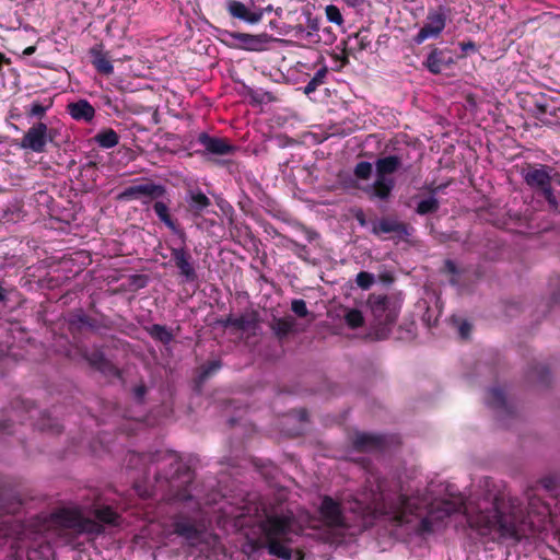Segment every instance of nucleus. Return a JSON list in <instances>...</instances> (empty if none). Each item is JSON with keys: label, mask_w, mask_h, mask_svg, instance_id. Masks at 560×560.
<instances>
[{"label": "nucleus", "mask_w": 560, "mask_h": 560, "mask_svg": "<svg viewBox=\"0 0 560 560\" xmlns=\"http://www.w3.org/2000/svg\"><path fill=\"white\" fill-rule=\"evenodd\" d=\"M375 494L373 512L387 515L399 524L410 516L421 518L428 526L453 513L466 515L469 524L483 535L497 530L501 537L518 539L517 523L530 513L527 504L511 492H372Z\"/></svg>", "instance_id": "nucleus-1"}, {"label": "nucleus", "mask_w": 560, "mask_h": 560, "mask_svg": "<svg viewBox=\"0 0 560 560\" xmlns=\"http://www.w3.org/2000/svg\"><path fill=\"white\" fill-rule=\"evenodd\" d=\"M126 462L129 469L138 471L132 490H188L195 479L194 470L173 452H128Z\"/></svg>", "instance_id": "nucleus-2"}, {"label": "nucleus", "mask_w": 560, "mask_h": 560, "mask_svg": "<svg viewBox=\"0 0 560 560\" xmlns=\"http://www.w3.org/2000/svg\"><path fill=\"white\" fill-rule=\"evenodd\" d=\"M255 513L268 553L282 560H290V544L293 536L300 533L293 512L282 502H261L255 506Z\"/></svg>", "instance_id": "nucleus-3"}, {"label": "nucleus", "mask_w": 560, "mask_h": 560, "mask_svg": "<svg viewBox=\"0 0 560 560\" xmlns=\"http://www.w3.org/2000/svg\"><path fill=\"white\" fill-rule=\"evenodd\" d=\"M402 163L404 156L401 153L378 158L375 161V180L362 188L369 199L381 201L390 199L395 188V179L392 175L402 166Z\"/></svg>", "instance_id": "nucleus-4"}, {"label": "nucleus", "mask_w": 560, "mask_h": 560, "mask_svg": "<svg viewBox=\"0 0 560 560\" xmlns=\"http://www.w3.org/2000/svg\"><path fill=\"white\" fill-rule=\"evenodd\" d=\"M94 517H84L80 511L72 506V534L86 533V534H101L103 525H119L120 515L109 506H100L94 510Z\"/></svg>", "instance_id": "nucleus-5"}, {"label": "nucleus", "mask_w": 560, "mask_h": 560, "mask_svg": "<svg viewBox=\"0 0 560 560\" xmlns=\"http://www.w3.org/2000/svg\"><path fill=\"white\" fill-rule=\"evenodd\" d=\"M368 305L374 316L377 326L387 327L393 325L398 316L396 303L386 295L371 294Z\"/></svg>", "instance_id": "nucleus-6"}, {"label": "nucleus", "mask_w": 560, "mask_h": 560, "mask_svg": "<svg viewBox=\"0 0 560 560\" xmlns=\"http://www.w3.org/2000/svg\"><path fill=\"white\" fill-rule=\"evenodd\" d=\"M165 194V186L147 182L126 187L117 195L116 199L119 201L141 200L143 205H149L153 199L161 198Z\"/></svg>", "instance_id": "nucleus-7"}, {"label": "nucleus", "mask_w": 560, "mask_h": 560, "mask_svg": "<svg viewBox=\"0 0 560 560\" xmlns=\"http://www.w3.org/2000/svg\"><path fill=\"white\" fill-rule=\"evenodd\" d=\"M450 15V9L440 5L435 10L428 13L424 25L413 37V42L418 45L428 38H436L445 27L446 20Z\"/></svg>", "instance_id": "nucleus-8"}, {"label": "nucleus", "mask_w": 560, "mask_h": 560, "mask_svg": "<svg viewBox=\"0 0 560 560\" xmlns=\"http://www.w3.org/2000/svg\"><path fill=\"white\" fill-rule=\"evenodd\" d=\"M415 229L406 222L400 221L396 217H382L380 220L372 222V234L380 236L382 234H394L399 241H407L413 233Z\"/></svg>", "instance_id": "nucleus-9"}, {"label": "nucleus", "mask_w": 560, "mask_h": 560, "mask_svg": "<svg viewBox=\"0 0 560 560\" xmlns=\"http://www.w3.org/2000/svg\"><path fill=\"white\" fill-rule=\"evenodd\" d=\"M488 405L497 412L498 421L504 427H509L508 420L514 419L517 416L515 408L510 405L505 398L502 389L493 387L488 392Z\"/></svg>", "instance_id": "nucleus-10"}, {"label": "nucleus", "mask_w": 560, "mask_h": 560, "mask_svg": "<svg viewBox=\"0 0 560 560\" xmlns=\"http://www.w3.org/2000/svg\"><path fill=\"white\" fill-rule=\"evenodd\" d=\"M272 7L268 5L266 8L256 7L252 3L250 7L245 3L236 0H231L228 2V11L234 19L244 21L249 24H256L261 19L266 11H271Z\"/></svg>", "instance_id": "nucleus-11"}, {"label": "nucleus", "mask_w": 560, "mask_h": 560, "mask_svg": "<svg viewBox=\"0 0 560 560\" xmlns=\"http://www.w3.org/2000/svg\"><path fill=\"white\" fill-rule=\"evenodd\" d=\"M352 445L359 452H383L388 446V438L382 434L359 432L354 435Z\"/></svg>", "instance_id": "nucleus-12"}, {"label": "nucleus", "mask_w": 560, "mask_h": 560, "mask_svg": "<svg viewBox=\"0 0 560 560\" xmlns=\"http://www.w3.org/2000/svg\"><path fill=\"white\" fill-rule=\"evenodd\" d=\"M80 353L92 368L100 371L101 373L115 377L121 376L120 370L113 362H110L100 349H94L92 351L80 350Z\"/></svg>", "instance_id": "nucleus-13"}, {"label": "nucleus", "mask_w": 560, "mask_h": 560, "mask_svg": "<svg viewBox=\"0 0 560 560\" xmlns=\"http://www.w3.org/2000/svg\"><path fill=\"white\" fill-rule=\"evenodd\" d=\"M197 140L205 148L203 155H229L236 151V147L226 139L212 137L207 132H201Z\"/></svg>", "instance_id": "nucleus-14"}, {"label": "nucleus", "mask_w": 560, "mask_h": 560, "mask_svg": "<svg viewBox=\"0 0 560 560\" xmlns=\"http://www.w3.org/2000/svg\"><path fill=\"white\" fill-rule=\"evenodd\" d=\"M171 257L175 266L178 268L179 275L186 282H194L197 280L198 276L191 261V255L185 246L171 248Z\"/></svg>", "instance_id": "nucleus-15"}, {"label": "nucleus", "mask_w": 560, "mask_h": 560, "mask_svg": "<svg viewBox=\"0 0 560 560\" xmlns=\"http://www.w3.org/2000/svg\"><path fill=\"white\" fill-rule=\"evenodd\" d=\"M47 143V126L43 122H37L32 126L21 141L23 149H30L34 152H43Z\"/></svg>", "instance_id": "nucleus-16"}, {"label": "nucleus", "mask_w": 560, "mask_h": 560, "mask_svg": "<svg viewBox=\"0 0 560 560\" xmlns=\"http://www.w3.org/2000/svg\"><path fill=\"white\" fill-rule=\"evenodd\" d=\"M555 170L551 166L540 164L537 167H530L524 173V182L528 187L538 191L552 183V172Z\"/></svg>", "instance_id": "nucleus-17"}, {"label": "nucleus", "mask_w": 560, "mask_h": 560, "mask_svg": "<svg viewBox=\"0 0 560 560\" xmlns=\"http://www.w3.org/2000/svg\"><path fill=\"white\" fill-rule=\"evenodd\" d=\"M343 510L341 505L332 500L329 497H325L320 504V514L324 520L332 526H342L345 524L343 521Z\"/></svg>", "instance_id": "nucleus-18"}, {"label": "nucleus", "mask_w": 560, "mask_h": 560, "mask_svg": "<svg viewBox=\"0 0 560 560\" xmlns=\"http://www.w3.org/2000/svg\"><path fill=\"white\" fill-rule=\"evenodd\" d=\"M153 210L160 221L164 223L174 234H176L185 244L186 233L178 228L175 220L171 217L168 205L163 201H155L153 203Z\"/></svg>", "instance_id": "nucleus-19"}, {"label": "nucleus", "mask_w": 560, "mask_h": 560, "mask_svg": "<svg viewBox=\"0 0 560 560\" xmlns=\"http://www.w3.org/2000/svg\"><path fill=\"white\" fill-rule=\"evenodd\" d=\"M452 63L453 59L446 51L435 48L429 54L424 65L431 73L439 74Z\"/></svg>", "instance_id": "nucleus-20"}, {"label": "nucleus", "mask_w": 560, "mask_h": 560, "mask_svg": "<svg viewBox=\"0 0 560 560\" xmlns=\"http://www.w3.org/2000/svg\"><path fill=\"white\" fill-rule=\"evenodd\" d=\"M91 62L96 71L103 75H112L114 67L107 52H104L100 46L90 49Z\"/></svg>", "instance_id": "nucleus-21"}, {"label": "nucleus", "mask_w": 560, "mask_h": 560, "mask_svg": "<svg viewBox=\"0 0 560 560\" xmlns=\"http://www.w3.org/2000/svg\"><path fill=\"white\" fill-rule=\"evenodd\" d=\"M174 530L177 535L187 539L191 545L197 544L200 540L202 534L194 523L183 518L175 521Z\"/></svg>", "instance_id": "nucleus-22"}, {"label": "nucleus", "mask_w": 560, "mask_h": 560, "mask_svg": "<svg viewBox=\"0 0 560 560\" xmlns=\"http://www.w3.org/2000/svg\"><path fill=\"white\" fill-rule=\"evenodd\" d=\"M296 319L293 316L288 315L281 318L273 317L270 323V328L277 338L283 339L288 335L296 331Z\"/></svg>", "instance_id": "nucleus-23"}, {"label": "nucleus", "mask_w": 560, "mask_h": 560, "mask_svg": "<svg viewBox=\"0 0 560 560\" xmlns=\"http://www.w3.org/2000/svg\"><path fill=\"white\" fill-rule=\"evenodd\" d=\"M95 108L84 98L72 102V119L91 124L95 118Z\"/></svg>", "instance_id": "nucleus-24"}, {"label": "nucleus", "mask_w": 560, "mask_h": 560, "mask_svg": "<svg viewBox=\"0 0 560 560\" xmlns=\"http://www.w3.org/2000/svg\"><path fill=\"white\" fill-rule=\"evenodd\" d=\"M231 36L236 39L243 48L258 51L268 42L267 34L252 35L245 33H232Z\"/></svg>", "instance_id": "nucleus-25"}, {"label": "nucleus", "mask_w": 560, "mask_h": 560, "mask_svg": "<svg viewBox=\"0 0 560 560\" xmlns=\"http://www.w3.org/2000/svg\"><path fill=\"white\" fill-rule=\"evenodd\" d=\"M527 378L530 383L539 387L546 388L551 383V374L544 364H535L529 368Z\"/></svg>", "instance_id": "nucleus-26"}, {"label": "nucleus", "mask_w": 560, "mask_h": 560, "mask_svg": "<svg viewBox=\"0 0 560 560\" xmlns=\"http://www.w3.org/2000/svg\"><path fill=\"white\" fill-rule=\"evenodd\" d=\"M186 201L196 215H200L203 210L211 206L210 199L200 190H189Z\"/></svg>", "instance_id": "nucleus-27"}, {"label": "nucleus", "mask_w": 560, "mask_h": 560, "mask_svg": "<svg viewBox=\"0 0 560 560\" xmlns=\"http://www.w3.org/2000/svg\"><path fill=\"white\" fill-rule=\"evenodd\" d=\"M258 314L256 312H250L243 314L240 317H235V320H233V327L237 330L255 332L258 328Z\"/></svg>", "instance_id": "nucleus-28"}, {"label": "nucleus", "mask_w": 560, "mask_h": 560, "mask_svg": "<svg viewBox=\"0 0 560 560\" xmlns=\"http://www.w3.org/2000/svg\"><path fill=\"white\" fill-rule=\"evenodd\" d=\"M93 140L104 149H112L116 147L119 142V136L112 128H106L101 130L97 135L94 136Z\"/></svg>", "instance_id": "nucleus-29"}, {"label": "nucleus", "mask_w": 560, "mask_h": 560, "mask_svg": "<svg viewBox=\"0 0 560 560\" xmlns=\"http://www.w3.org/2000/svg\"><path fill=\"white\" fill-rule=\"evenodd\" d=\"M70 526V511L67 509H63L59 512L54 513L48 524L45 526V529L50 528H68Z\"/></svg>", "instance_id": "nucleus-30"}, {"label": "nucleus", "mask_w": 560, "mask_h": 560, "mask_svg": "<svg viewBox=\"0 0 560 560\" xmlns=\"http://www.w3.org/2000/svg\"><path fill=\"white\" fill-rule=\"evenodd\" d=\"M148 334L155 340L168 345L173 340V334L164 325L153 324L147 328Z\"/></svg>", "instance_id": "nucleus-31"}, {"label": "nucleus", "mask_w": 560, "mask_h": 560, "mask_svg": "<svg viewBox=\"0 0 560 560\" xmlns=\"http://www.w3.org/2000/svg\"><path fill=\"white\" fill-rule=\"evenodd\" d=\"M538 192L545 198V200L548 203V210L552 213L559 214L560 213V200L555 194V190L552 188V183H550L545 188H541L538 190Z\"/></svg>", "instance_id": "nucleus-32"}, {"label": "nucleus", "mask_w": 560, "mask_h": 560, "mask_svg": "<svg viewBox=\"0 0 560 560\" xmlns=\"http://www.w3.org/2000/svg\"><path fill=\"white\" fill-rule=\"evenodd\" d=\"M439 209V199L434 196H429L428 198L418 202L416 207V213L419 215H427L438 212Z\"/></svg>", "instance_id": "nucleus-33"}, {"label": "nucleus", "mask_w": 560, "mask_h": 560, "mask_svg": "<svg viewBox=\"0 0 560 560\" xmlns=\"http://www.w3.org/2000/svg\"><path fill=\"white\" fill-rule=\"evenodd\" d=\"M327 73L328 69L326 66L318 69L315 75L304 86V94L310 95L311 93L315 92L319 85L324 84Z\"/></svg>", "instance_id": "nucleus-34"}, {"label": "nucleus", "mask_w": 560, "mask_h": 560, "mask_svg": "<svg viewBox=\"0 0 560 560\" xmlns=\"http://www.w3.org/2000/svg\"><path fill=\"white\" fill-rule=\"evenodd\" d=\"M74 324H78L80 328H89L91 330H94L98 327L97 320L85 315L82 311L75 313L72 316V325Z\"/></svg>", "instance_id": "nucleus-35"}, {"label": "nucleus", "mask_w": 560, "mask_h": 560, "mask_svg": "<svg viewBox=\"0 0 560 560\" xmlns=\"http://www.w3.org/2000/svg\"><path fill=\"white\" fill-rule=\"evenodd\" d=\"M345 320L347 325L353 329L359 328L364 324L362 312L357 308L349 310L345 315Z\"/></svg>", "instance_id": "nucleus-36"}, {"label": "nucleus", "mask_w": 560, "mask_h": 560, "mask_svg": "<svg viewBox=\"0 0 560 560\" xmlns=\"http://www.w3.org/2000/svg\"><path fill=\"white\" fill-rule=\"evenodd\" d=\"M539 485L544 490H553L560 488V472H550L539 479Z\"/></svg>", "instance_id": "nucleus-37"}, {"label": "nucleus", "mask_w": 560, "mask_h": 560, "mask_svg": "<svg viewBox=\"0 0 560 560\" xmlns=\"http://www.w3.org/2000/svg\"><path fill=\"white\" fill-rule=\"evenodd\" d=\"M372 172L373 165L368 161L359 162L353 170V174L355 175V177L363 180L370 179Z\"/></svg>", "instance_id": "nucleus-38"}, {"label": "nucleus", "mask_w": 560, "mask_h": 560, "mask_svg": "<svg viewBox=\"0 0 560 560\" xmlns=\"http://www.w3.org/2000/svg\"><path fill=\"white\" fill-rule=\"evenodd\" d=\"M375 282V278L373 273H370L368 271H361L357 275L355 283L359 288L363 290L370 289L373 283Z\"/></svg>", "instance_id": "nucleus-39"}, {"label": "nucleus", "mask_w": 560, "mask_h": 560, "mask_svg": "<svg viewBox=\"0 0 560 560\" xmlns=\"http://www.w3.org/2000/svg\"><path fill=\"white\" fill-rule=\"evenodd\" d=\"M325 13H326L327 20L330 23H335V24H337L339 26L343 24L342 14H341L340 10L336 5H334V4L327 5L326 9H325Z\"/></svg>", "instance_id": "nucleus-40"}, {"label": "nucleus", "mask_w": 560, "mask_h": 560, "mask_svg": "<svg viewBox=\"0 0 560 560\" xmlns=\"http://www.w3.org/2000/svg\"><path fill=\"white\" fill-rule=\"evenodd\" d=\"M353 37L360 51L368 49L372 43L368 30H360Z\"/></svg>", "instance_id": "nucleus-41"}, {"label": "nucleus", "mask_w": 560, "mask_h": 560, "mask_svg": "<svg viewBox=\"0 0 560 560\" xmlns=\"http://www.w3.org/2000/svg\"><path fill=\"white\" fill-rule=\"evenodd\" d=\"M221 365L222 364L220 360L209 361L208 363L203 364L201 366L200 378H208L210 375L219 371Z\"/></svg>", "instance_id": "nucleus-42"}, {"label": "nucleus", "mask_w": 560, "mask_h": 560, "mask_svg": "<svg viewBox=\"0 0 560 560\" xmlns=\"http://www.w3.org/2000/svg\"><path fill=\"white\" fill-rule=\"evenodd\" d=\"M291 310L299 317H306L308 315L306 303L302 299L293 300L291 303Z\"/></svg>", "instance_id": "nucleus-43"}, {"label": "nucleus", "mask_w": 560, "mask_h": 560, "mask_svg": "<svg viewBox=\"0 0 560 560\" xmlns=\"http://www.w3.org/2000/svg\"><path fill=\"white\" fill-rule=\"evenodd\" d=\"M49 106L50 104L44 105L40 102H33L27 109V114L32 117H42Z\"/></svg>", "instance_id": "nucleus-44"}, {"label": "nucleus", "mask_w": 560, "mask_h": 560, "mask_svg": "<svg viewBox=\"0 0 560 560\" xmlns=\"http://www.w3.org/2000/svg\"><path fill=\"white\" fill-rule=\"evenodd\" d=\"M319 36H320L319 44H324L326 46L332 45L334 42L336 40V35L331 31V27H329V26L324 27V28L320 27Z\"/></svg>", "instance_id": "nucleus-45"}, {"label": "nucleus", "mask_w": 560, "mask_h": 560, "mask_svg": "<svg viewBox=\"0 0 560 560\" xmlns=\"http://www.w3.org/2000/svg\"><path fill=\"white\" fill-rule=\"evenodd\" d=\"M306 30L319 34L320 32V20L313 16L311 13L306 16Z\"/></svg>", "instance_id": "nucleus-46"}, {"label": "nucleus", "mask_w": 560, "mask_h": 560, "mask_svg": "<svg viewBox=\"0 0 560 560\" xmlns=\"http://www.w3.org/2000/svg\"><path fill=\"white\" fill-rule=\"evenodd\" d=\"M148 283V277L144 275H133L130 277V284L135 285L136 289H142Z\"/></svg>", "instance_id": "nucleus-47"}, {"label": "nucleus", "mask_w": 560, "mask_h": 560, "mask_svg": "<svg viewBox=\"0 0 560 560\" xmlns=\"http://www.w3.org/2000/svg\"><path fill=\"white\" fill-rule=\"evenodd\" d=\"M443 270L447 273H452L454 276L456 275H459L460 271L459 269L457 268L456 264L452 260V259H446L444 261V268Z\"/></svg>", "instance_id": "nucleus-48"}, {"label": "nucleus", "mask_w": 560, "mask_h": 560, "mask_svg": "<svg viewBox=\"0 0 560 560\" xmlns=\"http://www.w3.org/2000/svg\"><path fill=\"white\" fill-rule=\"evenodd\" d=\"M470 331H471V325L467 320L462 322L458 327L459 336L463 339H467L470 335Z\"/></svg>", "instance_id": "nucleus-49"}, {"label": "nucleus", "mask_w": 560, "mask_h": 560, "mask_svg": "<svg viewBox=\"0 0 560 560\" xmlns=\"http://www.w3.org/2000/svg\"><path fill=\"white\" fill-rule=\"evenodd\" d=\"M147 390H148V389H147V386H145L144 384H140V385L136 386V387L133 388V396H135V398H136L139 402L143 401V398H144V396H145V394H147Z\"/></svg>", "instance_id": "nucleus-50"}, {"label": "nucleus", "mask_w": 560, "mask_h": 560, "mask_svg": "<svg viewBox=\"0 0 560 560\" xmlns=\"http://www.w3.org/2000/svg\"><path fill=\"white\" fill-rule=\"evenodd\" d=\"M302 39H305L307 43L315 45V44H319L320 36H319V34H317L315 32H310L306 30Z\"/></svg>", "instance_id": "nucleus-51"}, {"label": "nucleus", "mask_w": 560, "mask_h": 560, "mask_svg": "<svg viewBox=\"0 0 560 560\" xmlns=\"http://www.w3.org/2000/svg\"><path fill=\"white\" fill-rule=\"evenodd\" d=\"M535 108H536V115L538 117L551 113L549 110V105L547 103L536 102Z\"/></svg>", "instance_id": "nucleus-52"}, {"label": "nucleus", "mask_w": 560, "mask_h": 560, "mask_svg": "<svg viewBox=\"0 0 560 560\" xmlns=\"http://www.w3.org/2000/svg\"><path fill=\"white\" fill-rule=\"evenodd\" d=\"M354 218L361 226H365L368 224L365 213L362 209L355 210Z\"/></svg>", "instance_id": "nucleus-53"}, {"label": "nucleus", "mask_w": 560, "mask_h": 560, "mask_svg": "<svg viewBox=\"0 0 560 560\" xmlns=\"http://www.w3.org/2000/svg\"><path fill=\"white\" fill-rule=\"evenodd\" d=\"M460 46V49L463 52L467 54L468 51H476L477 50V47H476V44L474 42H466V43H460L459 44Z\"/></svg>", "instance_id": "nucleus-54"}, {"label": "nucleus", "mask_w": 560, "mask_h": 560, "mask_svg": "<svg viewBox=\"0 0 560 560\" xmlns=\"http://www.w3.org/2000/svg\"><path fill=\"white\" fill-rule=\"evenodd\" d=\"M292 31L294 32L295 37L302 39V37L304 36L305 31H306V25L305 26H303L302 24L294 25L292 27Z\"/></svg>", "instance_id": "nucleus-55"}, {"label": "nucleus", "mask_w": 560, "mask_h": 560, "mask_svg": "<svg viewBox=\"0 0 560 560\" xmlns=\"http://www.w3.org/2000/svg\"><path fill=\"white\" fill-rule=\"evenodd\" d=\"M446 185H439V186H433V184L429 185L425 187V189L430 192V196H434L441 191Z\"/></svg>", "instance_id": "nucleus-56"}, {"label": "nucleus", "mask_w": 560, "mask_h": 560, "mask_svg": "<svg viewBox=\"0 0 560 560\" xmlns=\"http://www.w3.org/2000/svg\"><path fill=\"white\" fill-rule=\"evenodd\" d=\"M65 341H66V343L65 345H60V348H59L58 340H56L55 347L57 348L58 351L62 352L66 357H68L69 353H70V350H69V348L67 346L68 340L65 339Z\"/></svg>", "instance_id": "nucleus-57"}, {"label": "nucleus", "mask_w": 560, "mask_h": 560, "mask_svg": "<svg viewBox=\"0 0 560 560\" xmlns=\"http://www.w3.org/2000/svg\"><path fill=\"white\" fill-rule=\"evenodd\" d=\"M293 244H294V246L296 248L295 252H296L298 256L304 258L303 253H306V246L305 245H301V244H299L296 242H294Z\"/></svg>", "instance_id": "nucleus-58"}, {"label": "nucleus", "mask_w": 560, "mask_h": 560, "mask_svg": "<svg viewBox=\"0 0 560 560\" xmlns=\"http://www.w3.org/2000/svg\"><path fill=\"white\" fill-rule=\"evenodd\" d=\"M349 7L357 8L363 4L364 0H343Z\"/></svg>", "instance_id": "nucleus-59"}, {"label": "nucleus", "mask_w": 560, "mask_h": 560, "mask_svg": "<svg viewBox=\"0 0 560 560\" xmlns=\"http://www.w3.org/2000/svg\"><path fill=\"white\" fill-rule=\"evenodd\" d=\"M298 413H299V419H300L301 421H307V419H308V413H307V411H306L305 409H300V410L298 411Z\"/></svg>", "instance_id": "nucleus-60"}, {"label": "nucleus", "mask_w": 560, "mask_h": 560, "mask_svg": "<svg viewBox=\"0 0 560 560\" xmlns=\"http://www.w3.org/2000/svg\"><path fill=\"white\" fill-rule=\"evenodd\" d=\"M350 510L353 512H363L365 510V508H363L362 504L357 500L355 506L354 508L351 506Z\"/></svg>", "instance_id": "nucleus-61"}, {"label": "nucleus", "mask_w": 560, "mask_h": 560, "mask_svg": "<svg viewBox=\"0 0 560 560\" xmlns=\"http://www.w3.org/2000/svg\"><path fill=\"white\" fill-rule=\"evenodd\" d=\"M233 320H235V317L230 316L225 320H222L221 324L224 327L233 326Z\"/></svg>", "instance_id": "nucleus-62"}, {"label": "nucleus", "mask_w": 560, "mask_h": 560, "mask_svg": "<svg viewBox=\"0 0 560 560\" xmlns=\"http://www.w3.org/2000/svg\"><path fill=\"white\" fill-rule=\"evenodd\" d=\"M375 480L377 482V490H384V487L387 486L384 480H380L378 478H375Z\"/></svg>", "instance_id": "nucleus-63"}, {"label": "nucleus", "mask_w": 560, "mask_h": 560, "mask_svg": "<svg viewBox=\"0 0 560 560\" xmlns=\"http://www.w3.org/2000/svg\"><path fill=\"white\" fill-rule=\"evenodd\" d=\"M34 51H35V47H34V46H30V47H27V48H25V49H24V52H23V54H24L25 56H31L32 54H34Z\"/></svg>", "instance_id": "nucleus-64"}]
</instances>
